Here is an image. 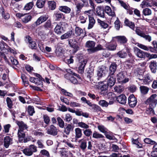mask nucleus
I'll use <instances>...</instances> for the list:
<instances>
[{"mask_svg": "<svg viewBox=\"0 0 157 157\" xmlns=\"http://www.w3.org/2000/svg\"><path fill=\"white\" fill-rule=\"evenodd\" d=\"M80 144L79 147L83 151H85L87 147V141L86 140L82 139L80 140Z\"/></svg>", "mask_w": 157, "mask_h": 157, "instance_id": "obj_33", "label": "nucleus"}, {"mask_svg": "<svg viewBox=\"0 0 157 157\" xmlns=\"http://www.w3.org/2000/svg\"><path fill=\"white\" fill-rule=\"evenodd\" d=\"M157 96V95L156 94L151 95L144 101V104L146 105H149L148 107L154 108L157 104V99H155Z\"/></svg>", "mask_w": 157, "mask_h": 157, "instance_id": "obj_1", "label": "nucleus"}, {"mask_svg": "<svg viewBox=\"0 0 157 157\" xmlns=\"http://www.w3.org/2000/svg\"><path fill=\"white\" fill-rule=\"evenodd\" d=\"M137 46L139 48L144 50L149 51L152 53H157V48L155 47H153L150 46H147L141 44H138Z\"/></svg>", "mask_w": 157, "mask_h": 157, "instance_id": "obj_7", "label": "nucleus"}, {"mask_svg": "<svg viewBox=\"0 0 157 157\" xmlns=\"http://www.w3.org/2000/svg\"><path fill=\"white\" fill-rule=\"evenodd\" d=\"M89 23L88 24V29H92L94 26L95 23V20L94 18V17L89 18Z\"/></svg>", "mask_w": 157, "mask_h": 157, "instance_id": "obj_39", "label": "nucleus"}, {"mask_svg": "<svg viewBox=\"0 0 157 157\" xmlns=\"http://www.w3.org/2000/svg\"><path fill=\"white\" fill-rule=\"evenodd\" d=\"M153 79L150 74L147 73L144 75V79L143 80V82L145 84H148L150 82L152 81Z\"/></svg>", "mask_w": 157, "mask_h": 157, "instance_id": "obj_26", "label": "nucleus"}, {"mask_svg": "<svg viewBox=\"0 0 157 157\" xmlns=\"http://www.w3.org/2000/svg\"><path fill=\"white\" fill-rule=\"evenodd\" d=\"M117 45L115 42H111L106 45V48L108 50L114 51L116 50Z\"/></svg>", "mask_w": 157, "mask_h": 157, "instance_id": "obj_28", "label": "nucleus"}, {"mask_svg": "<svg viewBox=\"0 0 157 157\" xmlns=\"http://www.w3.org/2000/svg\"><path fill=\"white\" fill-rule=\"evenodd\" d=\"M154 109V108L148 107L146 109V113L149 115H154L155 113Z\"/></svg>", "mask_w": 157, "mask_h": 157, "instance_id": "obj_48", "label": "nucleus"}, {"mask_svg": "<svg viewBox=\"0 0 157 157\" xmlns=\"http://www.w3.org/2000/svg\"><path fill=\"white\" fill-rule=\"evenodd\" d=\"M65 78L69 80L70 82L74 84H78V80L75 78L70 74L67 73L64 75Z\"/></svg>", "mask_w": 157, "mask_h": 157, "instance_id": "obj_17", "label": "nucleus"}, {"mask_svg": "<svg viewBox=\"0 0 157 157\" xmlns=\"http://www.w3.org/2000/svg\"><path fill=\"white\" fill-rule=\"evenodd\" d=\"M118 65L116 62H112L109 67V75H115V72Z\"/></svg>", "mask_w": 157, "mask_h": 157, "instance_id": "obj_10", "label": "nucleus"}, {"mask_svg": "<svg viewBox=\"0 0 157 157\" xmlns=\"http://www.w3.org/2000/svg\"><path fill=\"white\" fill-rule=\"evenodd\" d=\"M72 34L73 31L72 30L68 31L66 33L62 35L60 37V39L61 40H63L70 37L72 36Z\"/></svg>", "mask_w": 157, "mask_h": 157, "instance_id": "obj_40", "label": "nucleus"}, {"mask_svg": "<svg viewBox=\"0 0 157 157\" xmlns=\"http://www.w3.org/2000/svg\"><path fill=\"white\" fill-rule=\"evenodd\" d=\"M48 18V16L46 15H42L39 17L37 19L36 21L33 24L34 26H37L43 22L47 21Z\"/></svg>", "mask_w": 157, "mask_h": 157, "instance_id": "obj_11", "label": "nucleus"}, {"mask_svg": "<svg viewBox=\"0 0 157 157\" xmlns=\"http://www.w3.org/2000/svg\"><path fill=\"white\" fill-rule=\"evenodd\" d=\"M75 138L76 140L81 138L82 135V129L79 128H77L75 129Z\"/></svg>", "mask_w": 157, "mask_h": 157, "instance_id": "obj_32", "label": "nucleus"}, {"mask_svg": "<svg viewBox=\"0 0 157 157\" xmlns=\"http://www.w3.org/2000/svg\"><path fill=\"white\" fill-rule=\"evenodd\" d=\"M96 11L97 15L98 16L102 18L104 17V10L103 6H98L96 8Z\"/></svg>", "mask_w": 157, "mask_h": 157, "instance_id": "obj_16", "label": "nucleus"}, {"mask_svg": "<svg viewBox=\"0 0 157 157\" xmlns=\"http://www.w3.org/2000/svg\"><path fill=\"white\" fill-rule=\"evenodd\" d=\"M74 126L72 124H68L67 125L66 127H64V132L67 135H68L70 133L71 131H73Z\"/></svg>", "mask_w": 157, "mask_h": 157, "instance_id": "obj_24", "label": "nucleus"}, {"mask_svg": "<svg viewBox=\"0 0 157 157\" xmlns=\"http://www.w3.org/2000/svg\"><path fill=\"white\" fill-rule=\"evenodd\" d=\"M55 53L56 55L58 57L63 58L64 56L62 48L61 47L57 48L55 50Z\"/></svg>", "mask_w": 157, "mask_h": 157, "instance_id": "obj_36", "label": "nucleus"}, {"mask_svg": "<svg viewBox=\"0 0 157 157\" xmlns=\"http://www.w3.org/2000/svg\"><path fill=\"white\" fill-rule=\"evenodd\" d=\"M117 55L120 58H125L127 56V54L126 52H124L123 50L119 51L117 53Z\"/></svg>", "mask_w": 157, "mask_h": 157, "instance_id": "obj_47", "label": "nucleus"}, {"mask_svg": "<svg viewBox=\"0 0 157 157\" xmlns=\"http://www.w3.org/2000/svg\"><path fill=\"white\" fill-rule=\"evenodd\" d=\"M83 133L85 136L87 137H90L91 138V136L92 133V132L91 129L87 128L85 130H83Z\"/></svg>", "mask_w": 157, "mask_h": 157, "instance_id": "obj_44", "label": "nucleus"}, {"mask_svg": "<svg viewBox=\"0 0 157 157\" xmlns=\"http://www.w3.org/2000/svg\"><path fill=\"white\" fill-rule=\"evenodd\" d=\"M23 152L26 155L30 156L33 155L32 152L29 148H25L22 150Z\"/></svg>", "mask_w": 157, "mask_h": 157, "instance_id": "obj_50", "label": "nucleus"}, {"mask_svg": "<svg viewBox=\"0 0 157 157\" xmlns=\"http://www.w3.org/2000/svg\"><path fill=\"white\" fill-rule=\"evenodd\" d=\"M157 62L155 61H151L149 63V67L151 72L155 73L157 71Z\"/></svg>", "mask_w": 157, "mask_h": 157, "instance_id": "obj_19", "label": "nucleus"}, {"mask_svg": "<svg viewBox=\"0 0 157 157\" xmlns=\"http://www.w3.org/2000/svg\"><path fill=\"white\" fill-rule=\"evenodd\" d=\"M75 34L76 36H79L83 33L82 29L79 27H76L75 29Z\"/></svg>", "mask_w": 157, "mask_h": 157, "instance_id": "obj_59", "label": "nucleus"}, {"mask_svg": "<svg viewBox=\"0 0 157 157\" xmlns=\"http://www.w3.org/2000/svg\"><path fill=\"white\" fill-rule=\"evenodd\" d=\"M104 10V11H105V13L109 16L113 17L115 16L116 15L115 12L113 11H112L111 8L109 6H106Z\"/></svg>", "mask_w": 157, "mask_h": 157, "instance_id": "obj_30", "label": "nucleus"}, {"mask_svg": "<svg viewBox=\"0 0 157 157\" xmlns=\"http://www.w3.org/2000/svg\"><path fill=\"white\" fill-rule=\"evenodd\" d=\"M46 0H37L36 3V6L39 8H42L44 6Z\"/></svg>", "mask_w": 157, "mask_h": 157, "instance_id": "obj_42", "label": "nucleus"}, {"mask_svg": "<svg viewBox=\"0 0 157 157\" xmlns=\"http://www.w3.org/2000/svg\"><path fill=\"white\" fill-rule=\"evenodd\" d=\"M29 44V47L32 50H36L37 49V45L35 41L33 40Z\"/></svg>", "mask_w": 157, "mask_h": 157, "instance_id": "obj_45", "label": "nucleus"}, {"mask_svg": "<svg viewBox=\"0 0 157 157\" xmlns=\"http://www.w3.org/2000/svg\"><path fill=\"white\" fill-rule=\"evenodd\" d=\"M12 141V139L9 136H6L4 137V146L7 148L10 144L11 142Z\"/></svg>", "mask_w": 157, "mask_h": 157, "instance_id": "obj_29", "label": "nucleus"}, {"mask_svg": "<svg viewBox=\"0 0 157 157\" xmlns=\"http://www.w3.org/2000/svg\"><path fill=\"white\" fill-rule=\"evenodd\" d=\"M59 9L60 11L66 13H69L71 11V9L66 6H59Z\"/></svg>", "mask_w": 157, "mask_h": 157, "instance_id": "obj_34", "label": "nucleus"}, {"mask_svg": "<svg viewBox=\"0 0 157 157\" xmlns=\"http://www.w3.org/2000/svg\"><path fill=\"white\" fill-rule=\"evenodd\" d=\"M112 132H107L104 134L106 137L109 140H114L116 139L115 137L113 136H111L110 135Z\"/></svg>", "mask_w": 157, "mask_h": 157, "instance_id": "obj_51", "label": "nucleus"}, {"mask_svg": "<svg viewBox=\"0 0 157 157\" xmlns=\"http://www.w3.org/2000/svg\"><path fill=\"white\" fill-rule=\"evenodd\" d=\"M27 112L30 116H32L34 113V108L33 106L29 105L27 108Z\"/></svg>", "mask_w": 157, "mask_h": 157, "instance_id": "obj_57", "label": "nucleus"}, {"mask_svg": "<svg viewBox=\"0 0 157 157\" xmlns=\"http://www.w3.org/2000/svg\"><path fill=\"white\" fill-rule=\"evenodd\" d=\"M52 23L50 19L48 20L43 25V27L46 30H48L52 28Z\"/></svg>", "mask_w": 157, "mask_h": 157, "instance_id": "obj_38", "label": "nucleus"}, {"mask_svg": "<svg viewBox=\"0 0 157 157\" xmlns=\"http://www.w3.org/2000/svg\"><path fill=\"white\" fill-rule=\"evenodd\" d=\"M95 45V42L93 41L89 40L87 41L85 44V47L86 48H89V49H87L88 51H90L92 53L93 51L92 49L94 48Z\"/></svg>", "mask_w": 157, "mask_h": 157, "instance_id": "obj_20", "label": "nucleus"}, {"mask_svg": "<svg viewBox=\"0 0 157 157\" xmlns=\"http://www.w3.org/2000/svg\"><path fill=\"white\" fill-rule=\"evenodd\" d=\"M121 22L118 18H117V19L114 22L115 27L117 30H119L121 26Z\"/></svg>", "mask_w": 157, "mask_h": 157, "instance_id": "obj_61", "label": "nucleus"}, {"mask_svg": "<svg viewBox=\"0 0 157 157\" xmlns=\"http://www.w3.org/2000/svg\"><path fill=\"white\" fill-rule=\"evenodd\" d=\"M54 32L58 35H61L63 32V28L57 25L54 29Z\"/></svg>", "mask_w": 157, "mask_h": 157, "instance_id": "obj_31", "label": "nucleus"}, {"mask_svg": "<svg viewBox=\"0 0 157 157\" xmlns=\"http://www.w3.org/2000/svg\"><path fill=\"white\" fill-rule=\"evenodd\" d=\"M108 79L107 84L109 88H111L115 84L116 81V78L115 75H109Z\"/></svg>", "mask_w": 157, "mask_h": 157, "instance_id": "obj_14", "label": "nucleus"}, {"mask_svg": "<svg viewBox=\"0 0 157 157\" xmlns=\"http://www.w3.org/2000/svg\"><path fill=\"white\" fill-rule=\"evenodd\" d=\"M21 18L22 22L25 24L28 23L32 19V16L31 15H27L26 14Z\"/></svg>", "mask_w": 157, "mask_h": 157, "instance_id": "obj_35", "label": "nucleus"}, {"mask_svg": "<svg viewBox=\"0 0 157 157\" xmlns=\"http://www.w3.org/2000/svg\"><path fill=\"white\" fill-rule=\"evenodd\" d=\"M116 100L120 104L124 105L126 102L127 97L124 94H122L117 96Z\"/></svg>", "mask_w": 157, "mask_h": 157, "instance_id": "obj_18", "label": "nucleus"}, {"mask_svg": "<svg viewBox=\"0 0 157 157\" xmlns=\"http://www.w3.org/2000/svg\"><path fill=\"white\" fill-rule=\"evenodd\" d=\"M87 60L86 59H84L80 63L78 67L79 72L80 73H83L84 68L87 63Z\"/></svg>", "mask_w": 157, "mask_h": 157, "instance_id": "obj_23", "label": "nucleus"}, {"mask_svg": "<svg viewBox=\"0 0 157 157\" xmlns=\"http://www.w3.org/2000/svg\"><path fill=\"white\" fill-rule=\"evenodd\" d=\"M48 7L50 10H55L56 6V3L54 0L48 1L47 2Z\"/></svg>", "mask_w": 157, "mask_h": 157, "instance_id": "obj_21", "label": "nucleus"}, {"mask_svg": "<svg viewBox=\"0 0 157 157\" xmlns=\"http://www.w3.org/2000/svg\"><path fill=\"white\" fill-rule=\"evenodd\" d=\"M47 133L49 135L56 136L58 134V129L53 124L50 125L47 128Z\"/></svg>", "mask_w": 157, "mask_h": 157, "instance_id": "obj_8", "label": "nucleus"}, {"mask_svg": "<svg viewBox=\"0 0 157 157\" xmlns=\"http://www.w3.org/2000/svg\"><path fill=\"white\" fill-rule=\"evenodd\" d=\"M16 122L18 126V130L21 131H22L28 128L27 125L22 121H17Z\"/></svg>", "mask_w": 157, "mask_h": 157, "instance_id": "obj_15", "label": "nucleus"}, {"mask_svg": "<svg viewBox=\"0 0 157 157\" xmlns=\"http://www.w3.org/2000/svg\"><path fill=\"white\" fill-rule=\"evenodd\" d=\"M98 22L99 24L104 29H106L108 27V25L104 21H101L99 19H97Z\"/></svg>", "mask_w": 157, "mask_h": 157, "instance_id": "obj_52", "label": "nucleus"}, {"mask_svg": "<svg viewBox=\"0 0 157 157\" xmlns=\"http://www.w3.org/2000/svg\"><path fill=\"white\" fill-rule=\"evenodd\" d=\"M57 121L59 126L61 128H63L65 124L63 120L60 117H58L57 118Z\"/></svg>", "mask_w": 157, "mask_h": 157, "instance_id": "obj_49", "label": "nucleus"}, {"mask_svg": "<svg viewBox=\"0 0 157 157\" xmlns=\"http://www.w3.org/2000/svg\"><path fill=\"white\" fill-rule=\"evenodd\" d=\"M140 89L141 94L144 95L147 94L149 90L148 87L144 86H140Z\"/></svg>", "mask_w": 157, "mask_h": 157, "instance_id": "obj_37", "label": "nucleus"}, {"mask_svg": "<svg viewBox=\"0 0 157 157\" xmlns=\"http://www.w3.org/2000/svg\"><path fill=\"white\" fill-rule=\"evenodd\" d=\"M137 101L134 95L132 94L129 95L128 98V104L130 108H134L136 105Z\"/></svg>", "mask_w": 157, "mask_h": 157, "instance_id": "obj_5", "label": "nucleus"}, {"mask_svg": "<svg viewBox=\"0 0 157 157\" xmlns=\"http://www.w3.org/2000/svg\"><path fill=\"white\" fill-rule=\"evenodd\" d=\"M117 40V43L121 45H123L125 47V45H128L126 44L128 41V39L124 36H117L115 37Z\"/></svg>", "mask_w": 157, "mask_h": 157, "instance_id": "obj_9", "label": "nucleus"}, {"mask_svg": "<svg viewBox=\"0 0 157 157\" xmlns=\"http://www.w3.org/2000/svg\"><path fill=\"white\" fill-rule=\"evenodd\" d=\"M92 137L94 138L98 139L104 138V136L102 134L98 133L97 132L95 131L93 132Z\"/></svg>", "mask_w": 157, "mask_h": 157, "instance_id": "obj_54", "label": "nucleus"}, {"mask_svg": "<svg viewBox=\"0 0 157 157\" xmlns=\"http://www.w3.org/2000/svg\"><path fill=\"white\" fill-rule=\"evenodd\" d=\"M125 72L124 71L119 72L117 75V80L120 83H125L128 81V78H125Z\"/></svg>", "mask_w": 157, "mask_h": 157, "instance_id": "obj_4", "label": "nucleus"}, {"mask_svg": "<svg viewBox=\"0 0 157 157\" xmlns=\"http://www.w3.org/2000/svg\"><path fill=\"white\" fill-rule=\"evenodd\" d=\"M94 13V12L93 10H91L85 11L84 12V14L87 15L89 18H90V17H93Z\"/></svg>", "mask_w": 157, "mask_h": 157, "instance_id": "obj_53", "label": "nucleus"}, {"mask_svg": "<svg viewBox=\"0 0 157 157\" xmlns=\"http://www.w3.org/2000/svg\"><path fill=\"white\" fill-rule=\"evenodd\" d=\"M53 17L56 21H59L62 19L65 18L64 15L59 11L55 12L53 15Z\"/></svg>", "mask_w": 157, "mask_h": 157, "instance_id": "obj_22", "label": "nucleus"}, {"mask_svg": "<svg viewBox=\"0 0 157 157\" xmlns=\"http://www.w3.org/2000/svg\"><path fill=\"white\" fill-rule=\"evenodd\" d=\"M72 119V117L71 114L69 113L66 114L65 117L63 119L64 120L68 122H69Z\"/></svg>", "mask_w": 157, "mask_h": 157, "instance_id": "obj_58", "label": "nucleus"}, {"mask_svg": "<svg viewBox=\"0 0 157 157\" xmlns=\"http://www.w3.org/2000/svg\"><path fill=\"white\" fill-rule=\"evenodd\" d=\"M103 49V48L102 46L100 44H98L96 47H94L92 49L93 51L92 53H94L98 51L102 50Z\"/></svg>", "mask_w": 157, "mask_h": 157, "instance_id": "obj_62", "label": "nucleus"}, {"mask_svg": "<svg viewBox=\"0 0 157 157\" xmlns=\"http://www.w3.org/2000/svg\"><path fill=\"white\" fill-rule=\"evenodd\" d=\"M98 104L102 107H107L109 105L108 102L105 100H101L99 101Z\"/></svg>", "mask_w": 157, "mask_h": 157, "instance_id": "obj_63", "label": "nucleus"}, {"mask_svg": "<svg viewBox=\"0 0 157 157\" xmlns=\"http://www.w3.org/2000/svg\"><path fill=\"white\" fill-rule=\"evenodd\" d=\"M91 107V110H93L94 112H101L102 110L100 107L96 104H93Z\"/></svg>", "mask_w": 157, "mask_h": 157, "instance_id": "obj_43", "label": "nucleus"}, {"mask_svg": "<svg viewBox=\"0 0 157 157\" xmlns=\"http://www.w3.org/2000/svg\"><path fill=\"white\" fill-rule=\"evenodd\" d=\"M97 88L101 90V94L104 95H106L108 94V89L109 87L107 84H104L103 82H98V85H97Z\"/></svg>", "mask_w": 157, "mask_h": 157, "instance_id": "obj_2", "label": "nucleus"}, {"mask_svg": "<svg viewBox=\"0 0 157 157\" xmlns=\"http://www.w3.org/2000/svg\"><path fill=\"white\" fill-rule=\"evenodd\" d=\"M135 50L137 52L136 55L138 58L143 59H144L145 58H147L146 55L147 52H144L137 47H136Z\"/></svg>", "mask_w": 157, "mask_h": 157, "instance_id": "obj_13", "label": "nucleus"}, {"mask_svg": "<svg viewBox=\"0 0 157 157\" xmlns=\"http://www.w3.org/2000/svg\"><path fill=\"white\" fill-rule=\"evenodd\" d=\"M84 75L85 76L88 80L91 81L92 79V78L94 75V70L90 68H86Z\"/></svg>", "mask_w": 157, "mask_h": 157, "instance_id": "obj_12", "label": "nucleus"}, {"mask_svg": "<svg viewBox=\"0 0 157 157\" xmlns=\"http://www.w3.org/2000/svg\"><path fill=\"white\" fill-rule=\"evenodd\" d=\"M124 24L126 26L129 27L132 29L134 30L135 25L134 22L130 21L127 18H125L124 21Z\"/></svg>", "mask_w": 157, "mask_h": 157, "instance_id": "obj_25", "label": "nucleus"}, {"mask_svg": "<svg viewBox=\"0 0 157 157\" xmlns=\"http://www.w3.org/2000/svg\"><path fill=\"white\" fill-rule=\"evenodd\" d=\"M6 101L8 107L10 109H12L13 104V101L11 98L9 97H7L6 99Z\"/></svg>", "mask_w": 157, "mask_h": 157, "instance_id": "obj_55", "label": "nucleus"}, {"mask_svg": "<svg viewBox=\"0 0 157 157\" xmlns=\"http://www.w3.org/2000/svg\"><path fill=\"white\" fill-rule=\"evenodd\" d=\"M21 78L24 83V86L25 87H27L29 85V82L28 81V78L24 74H22L21 75Z\"/></svg>", "mask_w": 157, "mask_h": 157, "instance_id": "obj_41", "label": "nucleus"}, {"mask_svg": "<svg viewBox=\"0 0 157 157\" xmlns=\"http://www.w3.org/2000/svg\"><path fill=\"white\" fill-rule=\"evenodd\" d=\"M10 59L12 64L13 65H15L16 66H17V65L19 63L17 60L15 59L14 58L13 56H10Z\"/></svg>", "mask_w": 157, "mask_h": 157, "instance_id": "obj_64", "label": "nucleus"}, {"mask_svg": "<svg viewBox=\"0 0 157 157\" xmlns=\"http://www.w3.org/2000/svg\"><path fill=\"white\" fill-rule=\"evenodd\" d=\"M69 46L73 48V52L74 53H75L79 49L78 42L75 40L70 39L68 41Z\"/></svg>", "mask_w": 157, "mask_h": 157, "instance_id": "obj_6", "label": "nucleus"}, {"mask_svg": "<svg viewBox=\"0 0 157 157\" xmlns=\"http://www.w3.org/2000/svg\"><path fill=\"white\" fill-rule=\"evenodd\" d=\"M17 136L18 141L20 143H22L23 140L25 136V134L24 131L18 130Z\"/></svg>", "mask_w": 157, "mask_h": 157, "instance_id": "obj_27", "label": "nucleus"}, {"mask_svg": "<svg viewBox=\"0 0 157 157\" xmlns=\"http://www.w3.org/2000/svg\"><path fill=\"white\" fill-rule=\"evenodd\" d=\"M34 3L33 2H30L27 3L25 6L23 10H31L33 6Z\"/></svg>", "mask_w": 157, "mask_h": 157, "instance_id": "obj_46", "label": "nucleus"}, {"mask_svg": "<svg viewBox=\"0 0 157 157\" xmlns=\"http://www.w3.org/2000/svg\"><path fill=\"white\" fill-rule=\"evenodd\" d=\"M108 73L107 69L105 67L99 68L97 71V79L98 80L105 76Z\"/></svg>", "mask_w": 157, "mask_h": 157, "instance_id": "obj_3", "label": "nucleus"}, {"mask_svg": "<svg viewBox=\"0 0 157 157\" xmlns=\"http://www.w3.org/2000/svg\"><path fill=\"white\" fill-rule=\"evenodd\" d=\"M143 13L145 16L149 15L151 14V11L150 9L146 8L143 10Z\"/></svg>", "mask_w": 157, "mask_h": 157, "instance_id": "obj_60", "label": "nucleus"}, {"mask_svg": "<svg viewBox=\"0 0 157 157\" xmlns=\"http://www.w3.org/2000/svg\"><path fill=\"white\" fill-rule=\"evenodd\" d=\"M125 48L127 54H128V56L131 59L133 58V56L132 54L131 53V48L129 47L128 45H125Z\"/></svg>", "mask_w": 157, "mask_h": 157, "instance_id": "obj_56", "label": "nucleus"}]
</instances>
